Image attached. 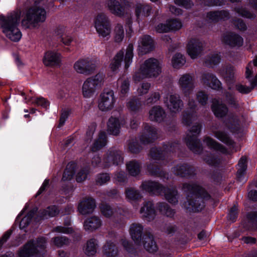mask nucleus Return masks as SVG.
I'll return each instance as SVG.
<instances>
[{
    "label": "nucleus",
    "mask_w": 257,
    "mask_h": 257,
    "mask_svg": "<svg viewBox=\"0 0 257 257\" xmlns=\"http://www.w3.org/2000/svg\"><path fill=\"white\" fill-rule=\"evenodd\" d=\"M182 190L187 194L185 207L194 212L201 211L204 207V201L210 199V195L196 183H184Z\"/></svg>",
    "instance_id": "nucleus-1"
},
{
    "label": "nucleus",
    "mask_w": 257,
    "mask_h": 257,
    "mask_svg": "<svg viewBox=\"0 0 257 257\" xmlns=\"http://www.w3.org/2000/svg\"><path fill=\"white\" fill-rule=\"evenodd\" d=\"M21 16V11L17 10L7 16H0V25L3 33L13 41L18 42L22 37L21 32L18 28Z\"/></svg>",
    "instance_id": "nucleus-2"
},
{
    "label": "nucleus",
    "mask_w": 257,
    "mask_h": 257,
    "mask_svg": "<svg viewBox=\"0 0 257 257\" xmlns=\"http://www.w3.org/2000/svg\"><path fill=\"white\" fill-rule=\"evenodd\" d=\"M161 73V66L158 60L150 58L146 60L141 65L139 70L133 75L135 82H140L143 79L156 78Z\"/></svg>",
    "instance_id": "nucleus-3"
},
{
    "label": "nucleus",
    "mask_w": 257,
    "mask_h": 257,
    "mask_svg": "<svg viewBox=\"0 0 257 257\" xmlns=\"http://www.w3.org/2000/svg\"><path fill=\"white\" fill-rule=\"evenodd\" d=\"M46 18V12L42 6L34 5L26 10L22 24L26 28L35 27L39 23L44 22Z\"/></svg>",
    "instance_id": "nucleus-4"
},
{
    "label": "nucleus",
    "mask_w": 257,
    "mask_h": 257,
    "mask_svg": "<svg viewBox=\"0 0 257 257\" xmlns=\"http://www.w3.org/2000/svg\"><path fill=\"white\" fill-rule=\"evenodd\" d=\"M46 239L39 237L37 239H31L19 248L18 251L19 257H31L43 252L45 248Z\"/></svg>",
    "instance_id": "nucleus-5"
},
{
    "label": "nucleus",
    "mask_w": 257,
    "mask_h": 257,
    "mask_svg": "<svg viewBox=\"0 0 257 257\" xmlns=\"http://www.w3.org/2000/svg\"><path fill=\"white\" fill-rule=\"evenodd\" d=\"M134 46L132 44H129L127 46L125 55L122 50L119 51L114 56L110 64V68L112 71H116L120 66L121 62L124 60V68L127 69L132 63L134 57Z\"/></svg>",
    "instance_id": "nucleus-6"
},
{
    "label": "nucleus",
    "mask_w": 257,
    "mask_h": 257,
    "mask_svg": "<svg viewBox=\"0 0 257 257\" xmlns=\"http://www.w3.org/2000/svg\"><path fill=\"white\" fill-rule=\"evenodd\" d=\"M202 125L196 123L189 130L185 138V142L189 149L195 154L200 153L202 150L200 141L198 136L201 133Z\"/></svg>",
    "instance_id": "nucleus-7"
},
{
    "label": "nucleus",
    "mask_w": 257,
    "mask_h": 257,
    "mask_svg": "<svg viewBox=\"0 0 257 257\" xmlns=\"http://www.w3.org/2000/svg\"><path fill=\"white\" fill-rule=\"evenodd\" d=\"M104 76L98 73L94 76L88 78L83 83L82 94L84 97H92L96 91L99 89L103 83Z\"/></svg>",
    "instance_id": "nucleus-8"
},
{
    "label": "nucleus",
    "mask_w": 257,
    "mask_h": 257,
    "mask_svg": "<svg viewBox=\"0 0 257 257\" xmlns=\"http://www.w3.org/2000/svg\"><path fill=\"white\" fill-rule=\"evenodd\" d=\"M94 26L99 37L108 40L111 33V24L108 18L103 13L99 14L94 21Z\"/></svg>",
    "instance_id": "nucleus-9"
},
{
    "label": "nucleus",
    "mask_w": 257,
    "mask_h": 257,
    "mask_svg": "<svg viewBox=\"0 0 257 257\" xmlns=\"http://www.w3.org/2000/svg\"><path fill=\"white\" fill-rule=\"evenodd\" d=\"M244 122L243 115L239 112H234L228 114L224 123L231 132L235 133L240 130Z\"/></svg>",
    "instance_id": "nucleus-10"
},
{
    "label": "nucleus",
    "mask_w": 257,
    "mask_h": 257,
    "mask_svg": "<svg viewBox=\"0 0 257 257\" xmlns=\"http://www.w3.org/2000/svg\"><path fill=\"white\" fill-rule=\"evenodd\" d=\"M115 101L113 91L110 89L104 90L100 95L98 107L102 111L110 110L114 107Z\"/></svg>",
    "instance_id": "nucleus-11"
},
{
    "label": "nucleus",
    "mask_w": 257,
    "mask_h": 257,
    "mask_svg": "<svg viewBox=\"0 0 257 257\" xmlns=\"http://www.w3.org/2000/svg\"><path fill=\"white\" fill-rule=\"evenodd\" d=\"M179 149L178 143H171L163 146V149L159 148H152L149 153V157L152 160L159 161L163 160L166 154L169 152H176Z\"/></svg>",
    "instance_id": "nucleus-12"
},
{
    "label": "nucleus",
    "mask_w": 257,
    "mask_h": 257,
    "mask_svg": "<svg viewBox=\"0 0 257 257\" xmlns=\"http://www.w3.org/2000/svg\"><path fill=\"white\" fill-rule=\"evenodd\" d=\"M122 155V152L119 150L115 148H110L103 158V168H107L112 165H118L123 161Z\"/></svg>",
    "instance_id": "nucleus-13"
},
{
    "label": "nucleus",
    "mask_w": 257,
    "mask_h": 257,
    "mask_svg": "<svg viewBox=\"0 0 257 257\" xmlns=\"http://www.w3.org/2000/svg\"><path fill=\"white\" fill-rule=\"evenodd\" d=\"M178 84L185 96L190 95L195 88V79L193 74L185 73L181 75Z\"/></svg>",
    "instance_id": "nucleus-14"
},
{
    "label": "nucleus",
    "mask_w": 257,
    "mask_h": 257,
    "mask_svg": "<svg viewBox=\"0 0 257 257\" xmlns=\"http://www.w3.org/2000/svg\"><path fill=\"white\" fill-rule=\"evenodd\" d=\"M252 72V65L249 63L246 67L245 77L250 82V86H247L240 83H236L235 85V89L236 91L241 94H246L250 92L257 86V74L255 77L251 78V75Z\"/></svg>",
    "instance_id": "nucleus-15"
},
{
    "label": "nucleus",
    "mask_w": 257,
    "mask_h": 257,
    "mask_svg": "<svg viewBox=\"0 0 257 257\" xmlns=\"http://www.w3.org/2000/svg\"><path fill=\"white\" fill-rule=\"evenodd\" d=\"M96 67L93 61L88 58L79 59L73 65L74 69L76 72L85 75L92 74Z\"/></svg>",
    "instance_id": "nucleus-16"
},
{
    "label": "nucleus",
    "mask_w": 257,
    "mask_h": 257,
    "mask_svg": "<svg viewBox=\"0 0 257 257\" xmlns=\"http://www.w3.org/2000/svg\"><path fill=\"white\" fill-rule=\"evenodd\" d=\"M164 103L169 111L173 113L179 112L184 106L179 95L169 94L164 98Z\"/></svg>",
    "instance_id": "nucleus-17"
},
{
    "label": "nucleus",
    "mask_w": 257,
    "mask_h": 257,
    "mask_svg": "<svg viewBox=\"0 0 257 257\" xmlns=\"http://www.w3.org/2000/svg\"><path fill=\"white\" fill-rule=\"evenodd\" d=\"M157 138V129L148 123H144L142 132L140 137L141 142L143 144H149L153 143Z\"/></svg>",
    "instance_id": "nucleus-18"
},
{
    "label": "nucleus",
    "mask_w": 257,
    "mask_h": 257,
    "mask_svg": "<svg viewBox=\"0 0 257 257\" xmlns=\"http://www.w3.org/2000/svg\"><path fill=\"white\" fill-rule=\"evenodd\" d=\"M140 188L151 195L159 196L162 195L164 186L158 182L147 180L142 182Z\"/></svg>",
    "instance_id": "nucleus-19"
},
{
    "label": "nucleus",
    "mask_w": 257,
    "mask_h": 257,
    "mask_svg": "<svg viewBox=\"0 0 257 257\" xmlns=\"http://www.w3.org/2000/svg\"><path fill=\"white\" fill-rule=\"evenodd\" d=\"M172 171L176 176L186 178H190L196 174L195 168L187 163H180L172 168Z\"/></svg>",
    "instance_id": "nucleus-20"
},
{
    "label": "nucleus",
    "mask_w": 257,
    "mask_h": 257,
    "mask_svg": "<svg viewBox=\"0 0 257 257\" xmlns=\"http://www.w3.org/2000/svg\"><path fill=\"white\" fill-rule=\"evenodd\" d=\"M204 43L197 38L189 40L187 46V52L192 59L196 58L203 50Z\"/></svg>",
    "instance_id": "nucleus-21"
},
{
    "label": "nucleus",
    "mask_w": 257,
    "mask_h": 257,
    "mask_svg": "<svg viewBox=\"0 0 257 257\" xmlns=\"http://www.w3.org/2000/svg\"><path fill=\"white\" fill-rule=\"evenodd\" d=\"M188 105L190 109V112L186 110L184 111L182 114V123L186 125H190L197 118L195 111L197 104L195 101L189 98Z\"/></svg>",
    "instance_id": "nucleus-22"
},
{
    "label": "nucleus",
    "mask_w": 257,
    "mask_h": 257,
    "mask_svg": "<svg viewBox=\"0 0 257 257\" xmlns=\"http://www.w3.org/2000/svg\"><path fill=\"white\" fill-rule=\"evenodd\" d=\"M96 207V202L91 197H86L78 204V210L82 215L92 213Z\"/></svg>",
    "instance_id": "nucleus-23"
},
{
    "label": "nucleus",
    "mask_w": 257,
    "mask_h": 257,
    "mask_svg": "<svg viewBox=\"0 0 257 257\" xmlns=\"http://www.w3.org/2000/svg\"><path fill=\"white\" fill-rule=\"evenodd\" d=\"M222 42L230 47H239L243 43V38L234 32H228L224 34L222 38Z\"/></svg>",
    "instance_id": "nucleus-24"
},
{
    "label": "nucleus",
    "mask_w": 257,
    "mask_h": 257,
    "mask_svg": "<svg viewBox=\"0 0 257 257\" xmlns=\"http://www.w3.org/2000/svg\"><path fill=\"white\" fill-rule=\"evenodd\" d=\"M140 212L142 215L143 218L148 221L154 220L156 216L154 203L151 201H146L143 203Z\"/></svg>",
    "instance_id": "nucleus-25"
},
{
    "label": "nucleus",
    "mask_w": 257,
    "mask_h": 257,
    "mask_svg": "<svg viewBox=\"0 0 257 257\" xmlns=\"http://www.w3.org/2000/svg\"><path fill=\"white\" fill-rule=\"evenodd\" d=\"M153 11L151 6L145 3H137L135 6V15L138 22L151 15Z\"/></svg>",
    "instance_id": "nucleus-26"
},
{
    "label": "nucleus",
    "mask_w": 257,
    "mask_h": 257,
    "mask_svg": "<svg viewBox=\"0 0 257 257\" xmlns=\"http://www.w3.org/2000/svg\"><path fill=\"white\" fill-rule=\"evenodd\" d=\"M125 123V121L123 119H119L114 117H110L107 122V131L113 136H117L120 134V129L121 126Z\"/></svg>",
    "instance_id": "nucleus-27"
},
{
    "label": "nucleus",
    "mask_w": 257,
    "mask_h": 257,
    "mask_svg": "<svg viewBox=\"0 0 257 257\" xmlns=\"http://www.w3.org/2000/svg\"><path fill=\"white\" fill-rule=\"evenodd\" d=\"M165 109L160 105L153 106L149 111V119L152 121L161 122L166 117Z\"/></svg>",
    "instance_id": "nucleus-28"
},
{
    "label": "nucleus",
    "mask_w": 257,
    "mask_h": 257,
    "mask_svg": "<svg viewBox=\"0 0 257 257\" xmlns=\"http://www.w3.org/2000/svg\"><path fill=\"white\" fill-rule=\"evenodd\" d=\"M43 62L46 66H59L61 63V55L59 53L54 51H47L45 54Z\"/></svg>",
    "instance_id": "nucleus-29"
},
{
    "label": "nucleus",
    "mask_w": 257,
    "mask_h": 257,
    "mask_svg": "<svg viewBox=\"0 0 257 257\" xmlns=\"http://www.w3.org/2000/svg\"><path fill=\"white\" fill-rule=\"evenodd\" d=\"M138 48L142 53H147L154 49V41L150 36L144 35L139 38Z\"/></svg>",
    "instance_id": "nucleus-30"
},
{
    "label": "nucleus",
    "mask_w": 257,
    "mask_h": 257,
    "mask_svg": "<svg viewBox=\"0 0 257 257\" xmlns=\"http://www.w3.org/2000/svg\"><path fill=\"white\" fill-rule=\"evenodd\" d=\"M210 131L214 136L223 143L228 146L233 145L234 143V141L225 131L217 130V127L214 125H213L210 127Z\"/></svg>",
    "instance_id": "nucleus-31"
},
{
    "label": "nucleus",
    "mask_w": 257,
    "mask_h": 257,
    "mask_svg": "<svg viewBox=\"0 0 257 257\" xmlns=\"http://www.w3.org/2000/svg\"><path fill=\"white\" fill-rule=\"evenodd\" d=\"M102 220L98 216H93L87 218L83 223V227L86 231L92 232L101 227Z\"/></svg>",
    "instance_id": "nucleus-32"
},
{
    "label": "nucleus",
    "mask_w": 257,
    "mask_h": 257,
    "mask_svg": "<svg viewBox=\"0 0 257 257\" xmlns=\"http://www.w3.org/2000/svg\"><path fill=\"white\" fill-rule=\"evenodd\" d=\"M211 109L215 116L218 118L225 116L228 111L227 106L216 99H213Z\"/></svg>",
    "instance_id": "nucleus-33"
},
{
    "label": "nucleus",
    "mask_w": 257,
    "mask_h": 257,
    "mask_svg": "<svg viewBox=\"0 0 257 257\" xmlns=\"http://www.w3.org/2000/svg\"><path fill=\"white\" fill-rule=\"evenodd\" d=\"M143 228V225L139 223H133L130 226V233L131 237L138 244L142 243Z\"/></svg>",
    "instance_id": "nucleus-34"
},
{
    "label": "nucleus",
    "mask_w": 257,
    "mask_h": 257,
    "mask_svg": "<svg viewBox=\"0 0 257 257\" xmlns=\"http://www.w3.org/2000/svg\"><path fill=\"white\" fill-rule=\"evenodd\" d=\"M229 13L226 10L211 11L207 13L206 18L211 22H217L229 19Z\"/></svg>",
    "instance_id": "nucleus-35"
},
{
    "label": "nucleus",
    "mask_w": 257,
    "mask_h": 257,
    "mask_svg": "<svg viewBox=\"0 0 257 257\" xmlns=\"http://www.w3.org/2000/svg\"><path fill=\"white\" fill-rule=\"evenodd\" d=\"M142 242L146 250L154 252L157 250L158 246L154 240L153 235L150 232H146L143 237Z\"/></svg>",
    "instance_id": "nucleus-36"
},
{
    "label": "nucleus",
    "mask_w": 257,
    "mask_h": 257,
    "mask_svg": "<svg viewBox=\"0 0 257 257\" xmlns=\"http://www.w3.org/2000/svg\"><path fill=\"white\" fill-rule=\"evenodd\" d=\"M106 4L109 10L114 15L123 16L125 13V7L116 0H108Z\"/></svg>",
    "instance_id": "nucleus-37"
},
{
    "label": "nucleus",
    "mask_w": 257,
    "mask_h": 257,
    "mask_svg": "<svg viewBox=\"0 0 257 257\" xmlns=\"http://www.w3.org/2000/svg\"><path fill=\"white\" fill-rule=\"evenodd\" d=\"M162 194H164L165 199L171 204H176L178 202L179 195L175 188H168L164 186Z\"/></svg>",
    "instance_id": "nucleus-38"
},
{
    "label": "nucleus",
    "mask_w": 257,
    "mask_h": 257,
    "mask_svg": "<svg viewBox=\"0 0 257 257\" xmlns=\"http://www.w3.org/2000/svg\"><path fill=\"white\" fill-rule=\"evenodd\" d=\"M98 247L97 239L91 238L88 240L83 246V250L86 255L93 256L96 253Z\"/></svg>",
    "instance_id": "nucleus-39"
},
{
    "label": "nucleus",
    "mask_w": 257,
    "mask_h": 257,
    "mask_svg": "<svg viewBox=\"0 0 257 257\" xmlns=\"http://www.w3.org/2000/svg\"><path fill=\"white\" fill-rule=\"evenodd\" d=\"M203 142L211 149L219 151L224 154L227 152V150L225 147L210 137H204Z\"/></svg>",
    "instance_id": "nucleus-40"
},
{
    "label": "nucleus",
    "mask_w": 257,
    "mask_h": 257,
    "mask_svg": "<svg viewBox=\"0 0 257 257\" xmlns=\"http://www.w3.org/2000/svg\"><path fill=\"white\" fill-rule=\"evenodd\" d=\"M60 210L56 205L48 206L46 209L40 210L38 212L39 215L41 219H47L53 217L59 213Z\"/></svg>",
    "instance_id": "nucleus-41"
},
{
    "label": "nucleus",
    "mask_w": 257,
    "mask_h": 257,
    "mask_svg": "<svg viewBox=\"0 0 257 257\" xmlns=\"http://www.w3.org/2000/svg\"><path fill=\"white\" fill-rule=\"evenodd\" d=\"M233 11L238 16L246 19H254L256 17L255 14L253 12L240 5H237L234 7L233 9Z\"/></svg>",
    "instance_id": "nucleus-42"
},
{
    "label": "nucleus",
    "mask_w": 257,
    "mask_h": 257,
    "mask_svg": "<svg viewBox=\"0 0 257 257\" xmlns=\"http://www.w3.org/2000/svg\"><path fill=\"white\" fill-rule=\"evenodd\" d=\"M147 170L152 176L160 177L162 179H169V174L155 164L150 163L148 165Z\"/></svg>",
    "instance_id": "nucleus-43"
},
{
    "label": "nucleus",
    "mask_w": 257,
    "mask_h": 257,
    "mask_svg": "<svg viewBox=\"0 0 257 257\" xmlns=\"http://www.w3.org/2000/svg\"><path fill=\"white\" fill-rule=\"evenodd\" d=\"M102 252L108 257H113L117 255L118 249L113 242L107 241L102 247Z\"/></svg>",
    "instance_id": "nucleus-44"
},
{
    "label": "nucleus",
    "mask_w": 257,
    "mask_h": 257,
    "mask_svg": "<svg viewBox=\"0 0 257 257\" xmlns=\"http://www.w3.org/2000/svg\"><path fill=\"white\" fill-rule=\"evenodd\" d=\"M107 144V136L105 132H101L99 133L98 138L95 141L91 147L93 152L99 150L104 147Z\"/></svg>",
    "instance_id": "nucleus-45"
},
{
    "label": "nucleus",
    "mask_w": 257,
    "mask_h": 257,
    "mask_svg": "<svg viewBox=\"0 0 257 257\" xmlns=\"http://www.w3.org/2000/svg\"><path fill=\"white\" fill-rule=\"evenodd\" d=\"M157 209L163 215L168 217H173L175 211L165 202H159L156 205Z\"/></svg>",
    "instance_id": "nucleus-46"
},
{
    "label": "nucleus",
    "mask_w": 257,
    "mask_h": 257,
    "mask_svg": "<svg viewBox=\"0 0 257 257\" xmlns=\"http://www.w3.org/2000/svg\"><path fill=\"white\" fill-rule=\"evenodd\" d=\"M76 167V164L74 162L68 163L64 170L62 180L63 181L71 180L74 176Z\"/></svg>",
    "instance_id": "nucleus-47"
},
{
    "label": "nucleus",
    "mask_w": 257,
    "mask_h": 257,
    "mask_svg": "<svg viewBox=\"0 0 257 257\" xmlns=\"http://www.w3.org/2000/svg\"><path fill=\"white\" fill-rule=\"evenodd\" d=\"M126 169L128 173L133 176H137L141 171V164L136 160H132L126 163Z\"/></svg>",
    "instance_id": "nucleus-48"
},
{
    "label": "nucleus",
    "mask_w": 257,
    "mask_h": 257,
    "mask_svg": "<svg viewBox=\"0 0 257 257\" xmlns=\"http://www.w3.org/2000/svg\"><path fill=\"white\" fill-rule=\"evenodd\" d=\"M221 74L228 84H231L234 81L235 69L233 66H227L225 69L221 72Z\"/></svg>",
    "instance_id": "nucleus-49"
},
{
    "label": "nucleus",
    "mask_w": 257,
    "mask_h": 257,
    "mask_svg": "<svg viewBox=\"0 0 257 257\" xmlns=\"http://www.w3.org/2000/svg\"><path fill=\"white\" fill-rule=\"evenodd\" d=\"M125 197L130 201H138L142 197L140 191L134 187H127L125 190Z\"/></svg>",
    "instance_id": "nucleus-50"
},
{
    "label": "nucleus",
    "mask_w": 257,
    "mask_h": 257,
    "mask_svg": "<svg viewBox=\"0 0 257 257\" xmlns=\"http://www.w3.org/2000/svg\"><path fill=\"white\" fill-rule=\"evenodd\" d=\"M203 159L208 165L212 166H217L221 162L219 156L215 153H207L204 155Z\"/></svg>",
    "instance_id": "nucleus-51"
},
{
    "label": "nucleus",
    "mask_w": 257,
    "mask_h": 257,
    "mask_svg": "<svg viewBox=\"0 0 257 257\" xmlns=\"http://www.w3.org/2000/svg\"><path fill=\"white\" fill-rule=\"evenodd\" d=\"M118 84L119 85L120 95L124 97L130 90V82L127 78L122 77L118 79Z\"/></svg>",
    "instance_id": "nucleus-52"
},
{
    "label": "nucleus",
    "mask_w": 257,
    "mask_h": 257,
    "mask_svg": "<svg viewBox=\"0 0 257 257\" xmlns=\"http://www.w3.org/2000/svg\"><path fill=\"white\" fill-rule=\"evenodd\" d=\"M99 208L101 215L106 218H109L114 214L113 209L109 204L106 203H101L99 205Z\"/></svg>",
    "instance_id": "nucleus-53"
},
{
    "label": "nucleus",
    "mask_w": 257,
    "mask_h": 257,
    "mask_svg": "<svg viewBox=\"0 0 257 257\" xmlns=\"http://www.w3.org/2000/svg\"><path fill=\"white\" fill-rule=\"evenodd\" d=\"M172 65L175 69H179L186 63V59L181 53H176L172 57Z\"/></svg>",
    "instance_id": "nucleus-54"
},
{
    "label": "nucleus",
    "mask_w": 257,
    "mask_h": 257,
    "mask_svg": "<svg viewBox=\"0 0 257 257\" xmlns=\"http://www.w3.org/2000/svg\"><path fill=\"white\" fill-rule=\"evenodd\" d=\"M124 36L123 26L120 24H117L114 28V40L116 43H120L123 39Z\"/></svg>",
    "instance_id": "nucleus-55"
},
{
    "label": "nucleus",
    "mask_w": 257,
    "mask_h": 257,
    "mask_svg": "<svg viewBox=\"0 0 257 257\" xmlns=\"http://www.w3.org/2000/svg\"><path fill=\"white\" fill-rule=\"evenodd\" d=\"M246 170V159L242 157L239 160L237 164V171L236 177L239 181L241 180V178Z\"/></svg>",
    "instance_id": "nucleus-56"
},
{
    "label": "nucleus",
    "mask_w": 257,
    "mask_h": 257,
    "mask_svg": "<svg viewBox=\"0 0 257 257\" xmlns=\"http://www.w3.org/2000/svg\"><path fill=\"white\" fill-rule=\"evenodd\" d=\"M161 93L159 91H152L145 99V104L150 105L157 103L161 98Z\"/></svg>",
    "instance_id": "nucleus-57"
},
{
    "label": "nucleus",
    "mask_w": 257,
    "mask_h": 257,
    "mask_svg": "<svg viewBox=\"0 0 257 257\" xmlns=\"http://www.w3.org/2000/svg\"><path fill=\"white\" fill-rule=\"evenodd\" d=\"M126 106L131 111L136 112L141 108L142 103L139 99L133 97L128 100L126 103Z\"/></svg>",
    "instance_id": "nucleus-58"
},
{
    "label": "nucleus",
    "mask_w": 257,
    "mask_h": 257,
    "mask_svg": "<svg viewBox=\"0 0 257 257\" xmlns=\"http://www.w3.org/2000/svg\"><path fill=\"white\" fill-rule=\"evenodd\" d=\"M37 210V208H34L33 209L27 213V214L22 218L21 222H20L19 225L20 228L21 229L24 228L29 224L32 218L34 216Z\"/></svg>",
    "instance_id": "nucleus-59"
},
{
    "label": "nucleus",
    "mask_w": 257,
    "mask_h": 257,
    "mask_svg": "<svg viewBox=\"0 0 257 257\" xmlns=\"http://www.w3.org/2000/svg\"><path fill=\"white\" fill-rule=\"evenodd\" d=\"M127 149L133 154H138L142 150L141 146L139 144L136 139H131L127 141Z\"/></svg>",
    "instance_id": "nucleus-60"
},
{
    "label": "nucleus",
    "mask_w": 257,
    "mask_h": 257,
    "mask_svg": "<svg viewBox=\"0 0 257 257\" xmlns=\"http://www.w3.org/2000/svg\"><path fill=\"white\" fill-rule=\"evenodd\" d=\"M220 59V56L218 54H212L206 57L205 63L209 66L216 65L219 63Z\"/></svg>",
    "instance_id": "nucleus-61"
},
{
    "label": "nucleus",
    "mask_w": 257,
    "mask_h": 257,
    "mask_svg": "<svg viewBox=\"0 0 257 257\" xmlns=\"http://www.w3.org/2000/svg\"><path fill=\"white\" fill-rule=\"evenodd\" d=\"M204 78H210L211 79L209 86L211 88L215 90H219L222 88V84L221 82L214 74L212 73V74L207 75Z\"/></svg>",
    "instance_id": "nucleus-62"
},
{
    "label": "nucleus",
    "mask_w": 257,
    "mask_h": 257,
    "mask_svg": "<svg viewBox=\"0 0 257 257\" xmlns=\"http://www.w3.org/2000/svg\"><path fill=\"white\" fill-rule=\"evenodd\" d=\"M169 31H178L182 27V23L179 19H171L167 21Z\"/></svg>",
    "instance_id": "nucleus-63"
},
{
    "label": "nucleus",
    "mask_w": 257,
    "mask_h": 257,
    "mask_svg": "<svg viewBox=\"0 0 257 257\" xmlns=\"http://www.w3.org/2000/svg\"><path fill=\"white\" fill-rule=\"evenodd\" d=\"M53 242L57 247H62L69 244L70 240L66 236H57L52 238Z\"/></svg>",
    "instance_id": "nucleus-64"
}]
</instances>
